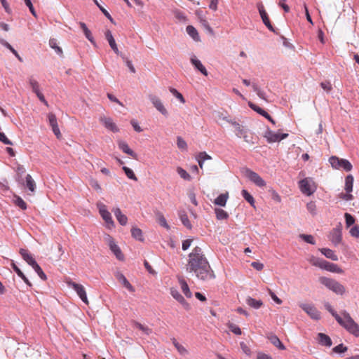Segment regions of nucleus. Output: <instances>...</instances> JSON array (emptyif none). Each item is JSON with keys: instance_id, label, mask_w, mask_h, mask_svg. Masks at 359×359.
Wrapping results in <instances>:
<instances>
[{"instance_id": "nucleus-1", "label": "nucleus", "mask_w": 359, "mask_h": 359, "mask_svg": "<svg viewBox=\"0 0 359 359\" xmlns=\"http://www.w3.org/2000/svg\"><path fill=\"white\" fill-rule=\"evenodd\" d=\"M187 271L193 273L197 278L208 280L215 278V273L205 256L202 249L196 246L189 255L186 266Z\"/></svg>"}, {"instance_id": "nucleus-2", "label": "nucleus", "mask_w": 359, "mask_h": 359, "mask_svg": "<svg viewBox=\"0 0 359 359\" xmlns=\"http://www.w3.org/2000/svg\"><path fill=\"white\" fill-rule=\"evenodd\" d=\"M337 322L350 334L356 337H359V325L347 311H341V315L337 319Z\"/></svg>"}, {"instance_id": "nucleus-3", "label": "nucleus", "mask_w": 359, "mask_h": 359, "mask_svg": "<svg viewBox=\"0 0 359 359\" xmlns=\"http://www.w3.org/2000/svg\"><path fill=\"white\" fill-rule=\"evenodd\" d=\"M319 282L337 294L343 295L345 293L344 286L334 279L323 276L319 278Z\"/></svg>"}, {"instance_id": "nucleus-4", "label": "nucleus", "mask_w": 359, "mask_h": 359, "mask_svg": "<svg viewBox=\"0 0 359 359\" xmlns=\"http://www.w3.org/2000/svg\"><path fill=\"white\" fill-rule=\"evenodd\" d=\"M329 162L333 168L337 170L343 169L345 171L348 172L351 171L353 168L351 163L348 160L339 158L334 156H331L329 158Z\"/></svg>"}, {"instance_id": "nucleus-5", "label": "nucleus", "mask_w": 359, "mask_h": 359, "mask_svg": "<svg viewBox=\"0 0 359 359\" xmlns=\"http://www.w3.org/2000/svg\"><path fill=\"white\" fill-rule=\"evenodd\" d=\"M299 187L302 194L306 196L312 195L316 190L315 182L312 178L306 177L299 181Z\"/></svg>"}, {"instance_id": "nucleus-6", "label": "nucleus", "mask_w": 359, "mask_h": 359, "mask_svg": "<svg viewBox=\"0 0 359 359\" xmlns=\"http://www.w3.org/2000/svg\"><path fill=\"white\" fill-rule=\"evenodd\" d=\"M97 208L103 220L106 222L107 227L111 229L114 226V222L112 219L111 213L107 210V206L102 202L97 203Z\"/></svg>"}, {"instance_id": "nucleus-7", "label": "nucleus", "mask_w": 359, "mask_h": 359, "mask_svg": "<svg viewBox=\"0 0 359 359\" xmlns=\"http://www.w3.org/2000/svg\"><path fill=\"white\" fill-rule=\"evenodd\" d=\"M245 176L249 179L252 182L256 184L259 187H264L266 186L265 181L255 172L253 170L245 168L244 171Z\"/></svg>"}, {"instance_id": "nucleus-8", "label": "nucleus", "mask_w": 359, "mask_h": 359, "mask_svg": "<svg viewBox=\"0 0 359 359\" xmlns=\"http://www.w3.org/2000/svg\"><path fill=\"white\" fill-rule=\"evenodd\" d=\"M264 137L266 139L269 143H273L276 142H280L282 140H284L288 137L287 133H282L280 134L278 133H275L267 128L266 130Z\"/></svg>"}, {"instance_id": "nucleus-9", "label": "nucleus", "mask_w": 359, "mask_h": 359, "mask_svg": "<svg viewBox=\"0 0 359 359\" xmlns=\"http://www.w3.org/2000/svg\"><path fill=\"white\" fill-rule=\"evenodd\" d=\"M299 307L304 311L312 319L318 320L320 318V313L311 304H300Z\"/></svg>"}, {"instance_id": "nucleus-10", "label": "nucleus", "mask_w": 359, "mask_h": 359, "mask_svg": "<svg viewBox=\"0 0 359 359\" xmlns=\"http://www.w3.org/2000/svg\"><path fill=\"white\" fill-rule=\"evenodd\" d=\"M342 225L339 223L335 228H334L330 233V240L334 245H339L342 240Z\"/></svg>"}, {"instance_id": "nucleus-11", "label": "nucleus", "mask_w": 359, "mask_h": 359, "mask_svg": "<svg viewBox=\"0 0 359 359\" xmlns=\"http://www.w3.org/2000/svg\"><path fill=\"white\" fill-rule=\"evenodd\" d=\"M257 8L259 10V15L261 16V18L262 20L263 23L265 25V26L272 32L276 33V31L275 28L271 25L269 18L268 16V14L266 13L264 6L262 3H259L257 4Z\"/></svg>"}, {"instance_id": "nucleus-12", "label": "nucleus", "mask_w": 359, "mask_h": 359, "mask_svg": "<svg viewBox=\"0 0 359 359\" xmlns=\"http://www.w3.org/2000/svg\"><path fill=\"white\" fill-rule=\"evenodd\" d=\"M68 285L76 291L79 297L85 304H88L86 292L84 287L82 285L74 282H69L68 283Z\"/></svg>"}, {"instance_id": "nucleus-13", "label": "nucleus", "mask_w": 359, "mask_h": 359, "mask_svg": "<svg viewBox=\"0 0 359 359\" xmlns=\"http://www.w3.org/2000/svg\"><path fill=\"white\" fill-rule=\"evenodd\" d=\"M107 240L109 243V246L111 251L114 254L118 260H123L124 256H123L120 248L114 242L113 238L111 236H110L109 235H108Z\"/></svg>"}, {"instance_id": "nucleus-14", "label": "nucleus", "mask_w": 359, "mask_h": 359, "mask_svg": "<svg viewBox=\"0 0 359 359\" xmlns=\"http://www.w3.org/2000/svg\"><path fill=\"white\" fill-rule=\"evenodd\" d=\"M149 99L153 104L154 107L161 112L163 116H168V113L164 105L163 104L161 100L154 95H149Z\"/></svg>"}, {"instance_id": "nucleus-15", "label": "nucleus", "mask_w": 359, "mask_h": 359, "mask_svg": "<svg viewBox=\"0 0 359 359\" xmlns=\"http://www.w3.org/2000/svg\"><path fill=\"white\" fill-rule=\"evenodd\" d=\"M48 119L49 125L52 128L53 133L55 135L57 138H60L61 137V133L57 125V118L55 115L53 113H49L48 114Z\"/></svg>"}, {"instance_id": "nucleus-16", "label": "nucleus", "mask_w": 359, "mask_h": 359, "mask_svg": "<svg viewBox=\"0 0 359 359\" xmlns=\"http://www.w3.org/2000/svg\"><path fill=\"white\" fill-rule=\"evenodd\" d=\"M320 268L332 273H341L343 272L342 269L337 264L329 262L325 259H323Z\"/></svg>"}, {"instance_id": "nucleus-17", "label": "nucleus", "mask_w": 359, "mask_h": 359, "mask_svg": "<svg viewBox=\"0 0 359 359\" xmlns=\"http://www.w3.org/2000/svg\"><path fill=\"white\" fill-rule=\"evenodd\" d=\"M100 121L104 125V126L107 129H108L114 133L118 132L119 130H118V127L116 126V125L115 124V123H114L111 118L101 116L100 118Z\"/></svg>"}, {"instance_id": "nucleus-18", "label": "nucleus", "mask_w": 359, "mask_h": 359, "mask_svg": "<svg viewBox=\"0 0 359 359\" xmlns=\"http://www.w3.org/2000/svg\"><path fill=\"white\" fill-rule=\"evenodd\" d=\"M105 39L109 43V46L112 49V50L118 55H120L121 53L118 49L116 43L115 39L112 35L111 32L109 29H107L104 32Z\"/></svg>"}, {"instance_id": "nucleus-19", "label": "nucleus", "mask_w": 359, "mask_h": 359, "mask_svg": "<svg viewBox=\"0 0 359 359\" xmlns=\"http://www.w3.org/2000/svg\"><path fill=\"white\" fill-rule=\"evenodd\" d=\"M19 252L22 259L32 267L37 263L32 255L27 250L20 248Z\"/></svg>"}, {"instance_id": "nucleus-20", "label": "nucleus", "mask_w": 359, "mask_h": 359, "mask_svg": "<svg viewBox=\"0 0 359 359\" xmlns=\"http://www.w3.org/2000/svg\"><path fill=\"white\" fill-rule=\"evenodd\" d=\"M191 63L194 66V67L198 70L204 76L208 75V71L206 68L203 65L201 62L196 58V56H193L191 57Z\"/></svg>"}, {"instance_id": "nucleus-21", "label": "nucleus", "mask_w": 359, "mask_h": 359, "mask_svg": "<svg viewBox=\"0 0 359 359\" xmlns=\"http://www.w3.org/2000/svg\"><path fill=\"white\" fill-rule=\"evenodd\" d=\"M170 294L175 299L182 304L186 309H189V304L186 302L183 296L179 292L178 290L174 288H171Z\"/></svg>"}, {"instance_id": "nucleus-22", "label": "nucleus", "mask_w": 359, "mask_h": 359, "mask_svg": "<svg viewBox=\"0 0 359 359\" xmlns=\"http://www.w3.org/2000/svg\"><path fill=\"white\" fill-rule=\"evenodd\" d=\"M112 211L119 224L122 226L126 225L128 222V217L121 212V209L119 208H114Z\"/></svg>"}, {"instance_id": "nucleus-23", "label": "nucleus", "mask_w": 359, "mask_h": 359, "mask_svg": "<svg viewBox=\"0 0 359 359\" xmlns=\"http://www.w3.org/2000/svg\"><path fill=\"white\" fill-rule=\"evenodd\" d=\"M116 278L130 292L135 291L133 286L129 283V281L127 280V278L125 277V276L123 273H121L120 272H117L116 274Z\"/></svg>"}, {"instance_id": "nucleus-24", "label": "nucleus", "mask_w": 359, "mask_h": 359, "mask_svg": "<svg viewBox=\"0 0 359 359\" xmlns=\"http://www.w3.org/2000/svg\"><path fill=\"white\" fill-rule=\"evenodd\" d=\"M178 282L180 285L181 290H182V292L184 294V295L187 298H191L192 296V293L190 291L189 287L187 283L186 282V280H184V278L183 277L179 276Z\"/></svg>"}, {"instance_id": "nucleus-25", "label": "nucleus", "mask_w": 359, "mask_h": 359, "mask_svg": "<svg viewBox=\"0 0 359 359\" xmlns=\"http://www.w3.org/2000/svg\"><path fill=\"white\" fill-rule=\"evenodd\" d=\"M118 148L123 151V152L130 155L133 158L137 159V155L128 146V144L124 141H120L118 142Z\"/></svg>"}, {"instance_id": "nucleus-26", "label": "nucleus", "mask_w": 359, "mask_h": 359, "mask_svg": "<svg viewBox=\"0 0 359 359\" xmlns=\"http://www.w3.org/2000/svg\"><path fill=\"white\" fill-rule=\"evenodd\" d=\"M267 338L270 341V342L273 346L277 347L278 349L285 350L286 348H285V345L281 342L280 339L276 334H270L268 335Z\"/></svg>"}, {"instance_id": "nucleus-27", "label": "nucleus", "mask_w": 359, "mask_h": 359, "mask_svg": "<svg viewBox=\"0 0 359 359\" xmlns=\"http://www.w3.org/2000/svg\"><path fill=\"white\" fill-rule=\"evenodd\" d=\"M79 26L81 28V29L83 30V33H84V35L86 37V39L93 45V46H95L96 45V43L95 41V39L92 35V33L90 32V30L87 27L86 25L83 22H79Z\"/></svg>"}, {"instance_id": "nucleus-28", "label": "nucleus", "mask_w": 359, "mask_h": 359, "mask_svg": "<svg viewBox=\"0 0 359 359\" xmlns=\"http://www.w3.org/2000/svg\"><path fill=\"white\" fill-rule=\"evenodd\" d=\"M318 341L320 345L327 347L331 346L332 344L330 337L324 333L318 334Z\"/></svg>"}, {"instance_id": "nucleus-29", "label": "nucleus", "mask_w": 359, "mask_h": 359, "mask_svg": "<svg viewBox=\"0 0 359 359\" xmlns=\"http://www.w3.org/2000/svg\"><path fill=\"white\" fill-rule=\"evenodd\" d=\"M11 267L15 271V273L18 274V276H20L23 281L29 286L32 287V283L28 280V278L25 276V275L22 273V271L18 268V266L15 264V263L12 261L11 262Z\"/></svg>"}, {"instance_id": "nucleus-30", "label": "nucleus", "mask_w": 359, "mask_h": 359, "mask_svg": "<svg viewBox=\"0 0 359 359\" xmlns=\"http://www.w3.org/2000/svg\"><path fill=\"white\" fill-rule=\"evenodd\" d=\"M245 302L249 306L255 309H258L263 305V302L262 300L255 299L251 297H248Z\"/></svg>"}, {"instance_id": "nucleus-31", "label": "nucleus", "mask_w": 359, "mask_h": 359, "mask_svg": "<svg viewBox=\"0 0 359 359\" xmlns=\"http://www.w3.org/2000/svg\"><path fill=\"white\" fill-rule=\"evenodd\" d=\"M187 34L194 40L195 41H200V36L196 29L192 25H188L186 28Z\"/></svg>"}, {"instance_id": "nucleus-32", "label": "nucleus", "mask_w": 359, "mask_h": 359, "mask_svg": "<svg viewBox=\"0 0 359 359\" xmlns=\"http://www.w3.org/2000/svg\"><path fill=\"white\" fill-rule=\"evenodd\" d=\"M228 198H229L228 193L221 194L215 199L214 203L217 205L224 207L226 205Z\"/></svg>"}, {"instance_id": "nucleus-33", "label": "nucleus", "mask_w": 359, "mask_h": 359, "mask_svg": "<svg viewBox=\"0 0 359 359\" xmlns=\"http://www.w3.org/2000/svg\"><path fill=\"white\" fill-rule=\"evenodd\" d=\"M178 215H179V217H180L182 223L183 224V225L184 226H186L187 229H191L192 227V225H191L185 211H184V210L180 211Z\"/></svg>"}, {"instance_id": "nucleus-34", "label": "nucleus", "mask_w": 359, "mask_h": 359, "mask_svg": "<svg viewBox=\"0 0 359 359\" xmlns=\"http://www.w3.org/2000/svg\"><path fill=\"white\" fill-rule=\"evenodd\" d=\"M321 253L325 255L327 258H329L333 261L338 260V256L334 253V252L329 248H321Z\"/></svg>"}, {"instance_id": "nucleus-35", "label": "nucleus", "mask_w": 359, "mask_h": 359, "mask_svg": "<svg viewBox=\"0 0 359 359\" xmlns=\"http://www.w3.org/2000/svg\"><path fill=\"white\" fill-rule=\"evenodd\" d=\"M26 179V187L33 194L35 191L36 189V183L32 176L29 174H27L25 177Z\"/></svg>"}, {"instance_id": "nucleus-36", "label": "nucleus", "mask_w": 359, "mask_h": 359, "mask_svg": "<svg viewBox=\"0 0 359 359\" xmlns=\"http://www.w3.org/2000/svg\"><path fill=\"white\" fill-rule=\"evenodd\" d=\"M353 177L348 175L345 178V190L346 193H351L353 191Z\"/></svg>"}, {"instance_id": "nucleus-37", "label": "nucleus", "mask_w": 359, "mask_h": 359, "mask_svg": "<svg viewBox=\"0 0 359 359\" xmlns=\"http://www.w3.org/2000/svg\"><path fill=\"white\" fill-rule=\"evenodd\" d=\"M49 46L51 48L54 49L55 53L60 56H62L63 52L62 48L57 46V40L55 39H50L49 40Z\"/></svg>"}, {"instance_id": "nucleus-38", "label": "nucleus", "mask_w": 359, "mask_h": 359, "mask_svg": "<svg viewBox=\"0 0 359 359\" xmlns=\"http://www.w3.org/2000/svg\"><path fill=\"white\" fill-rule=\"evenodd\" d=\"M131 234H132V236L137 241H142L144 240L142 231L139 228H137V227L132 228Z\"/></svg>"}, {"instance_id": "nucleus-39", "label": "nucleus", "mask_w": 359, "mask_h": 359, "mask_svg": "<svg viewBox=\"0 0 359 359\" xmlns=\"http://www.w3.org/2000/svg\"><path fill=\"white\" fill-rule=\"evenodd\" d=\"M29 83L30 87L32 88V91L35 94L41 92L40 88H39V83L33 77H30L29 79Z\"/></svg>"}, {"instance_id": "nucleus-40", "label": "nucleus", "mask_w": 359, "mask_h": 359, "mask_svg": "<svg viewBox=\"0 0 359 359\" xmlns=\"http://www.w3.org/2000/svg\"><path fill=\"white\" fill-rule=\"evenodd\" d=\"M230 123L232 124V126L234 127V128L236 130V135L238 137H241L242 135L245 133V129L243 126H241L236 121H231Z\"/></svg>"}, {"instance_id": "nucleus-41", "label": "nucleus", "mask_w": 359, "mask_h": 359, "mask_svg": "<svg viewBox=\"0 0 359 359\" xmlns=\"http://www.w3.org/2000/svg\"><path fill=\"white\" fill-rule=\"evenodd\" d=\"M215 212L216 217L219 220L226 219L229 217V214L221 208H215Z\"/></svg>"}, {"instance_id": "nucleus-42", "label": "nucleus", "mask_w": 359, "mask_h": 359, "mask_svg": "<svg viewBox=\"0 0 359 359\" xmlns=\"http://www.w3.org/2000/svg\"><path fill=\"white\" fill-rule=\"evenodd\" d=\"M241 194L245 201H247L252 206L255 207V199L247 190L243 189Z\"/></svg>"}, {"instance_id": "nucleus-43", "label": "nucleus", "mask_w": 359, "mask_h": 359, "mask_svg": "<svg viewBox=\"0 0 359 359\" xmlns=\"http://www.w3.org/2000/svg\"><path fill=\"white\" fill-rule=\"evenodd\" d=\"M0 42L5 47H6L8 49H9L14 54V55L18 59L19 61H20V62L22 61V57L19 55L18 52L12 47V46L10 43H8L7 41H4L3 39L0 40Z\"/></svg>"}, {"instance_id": "nucleus-44", "label": "nucleus", "mask_w": 359, "mask_h": 359, "mask_svg": "<svg viewBox=\"0 0 359 359\" xmlns=\"http://www.w3.org/2000/svg\"><path fill=\"white\" fill-rule=\"evenodd\" d=\"M252 87L253 90L257 93L259 97H260L262 100H266V93L259 88L257 83H252Z\"/></svg>"}, {"instance_id": "nucleus-45", "label": "nucleus", "mask_w": 359, "mask_h": 359, "mask_svg": "<svg viewBox=\"0 0 359 359\" xmlns=\"http://www.w3.org/2000/svg\"><path fill=\"white\" fill-rule=\"evenodd\" d=\"M177 172L184 180L191 181V177L190 175L182 168L178 167L177 168Z\"/></svg>"}, {"instance_id": "nucleus-46", "label": "nucleus", "mask_w": 359, "mask_h": 359, "mask_svg": "<svg viewBox=\"0 0 359 359\" xmlns=\"http://www.w3.org/2000/svg\"><path fill=\"white\" fill-rule=\"evenodd\" d=\"M14 203L22 210L27 209V204L23 199L18 196H14Z\"/></svg>"}, {"instance_id": "nucleus-47", "label": "nucleus", "mask_w": 359, "mask_h": 359, "mask_svg": "<svg viewBox=\"0 0 359 359\" xmlns=\"http://www.w3.org/2000/svg\"><path fill=\"white\" fill-rule=\"evenodd\" d=\"M172 344L181 355H186L187 353V350L179 344L175 338L172 339Z\"/></svg>"}, {"instance_id": "nucleus-48", "label": "nucleus", "mask_w": 359, "mask_h": 359, "mask_svg": "<svg viewBox=\"0 0 359 359\" xmlns=\"http://www.w3.org/2000/svg\"><path fill=\"white\" fill-rule=\"evenodd\" d=\"M32 268L43 280H46L47 279L46 275L44 273L41 266L37 263L34 265Z\"/></svg>"}, {"instance_id": "nucleus-49", "label": "nucleus", "mask_w": 359, "mask_h": 359, "mask_svg": "<svg viewBox=\"0 0 359 359\" xmlns=\"http://www.w3.org/2000/svg\"><path fill=\"white\" fill-rule=\"evenodd\" d=\"M122 169L123 170L125 174L129 179L133 180L135 181L137 180V178L136 177L134 172L130 168L126 166H123Z\"/></svg>"}, {"instance_id": "nucleus-50", "label": "nucleus", "mask_w": 359, "mask_h": 359, "mask_svg": "<svg viewBox=\"0 0 359 359\" xmlns=\"http://www.w3.org/2000/svg\"><path fill=\"white\" fill-rule=\"evenodd\" d=\"M135 327L142 330L145 334L149 335L151 333V330L147 326L142 325L138 322H135Z\"/></svg>"}, {"instance_id": "nucleus-51", "label": "nucleus", "mask_w": 359, "mask_h": 359, "mask_svg": "<svg viewBox=\"0 0 359 359\" xmlns=\"http://www.w3.org/2000/svg\"><path fill=\"white\" fill-rule=\"evenodd\" d=\"M169 90L172 94L173 96H175L177 99H178L180 101V102L183 104L185 102V100L183 95L180 92H178L175 88H170Z\"/></svg>"}, {"instance_id": "nucleus-52", "label": "nucleus", "mask_w": 359, "mask_h": 359, "mask_svg": "<svg viewBox=\"0 0 359 359\" xmlns=\"http://www.w3.org/2000/svg\"><path fill=\"white\" fill-rule=\"evenodd\" d=\"M299 238H302L305 242L310 243L311 245H315L316 241L313 236L307 235V234H300Z\"/></svg>"}, {"instance_id": "nucleus-53", "label": "nucleus", "mask_w": 359, "mask_h": 359, "mask_svg": "<svg viewBox=\"0 0 359 359\" xmlns=\"http://www.w3.org/2000/svg\"><path fill=\"white\" fill-rule=\"evenodd\" d=\"M324 306L326 310H327L331 314L332 316L335 318V320H337V318L340 316L339 315L332 307V306L330 305V304L329 302H325L324 303Z\"/></svg>"}, {"instance_id": "nucleus-54", "label": "nucleus", "mask_w": 359, "mask_h": 359, "mask_svg": "<svg viewBox=\"0 0 359 359\" xmlns=\"http://www.w3.org/2000/svg\"><path fill=\"white\" fill-rule=\"evenodd\" d=\"M346 227H350L355 223V218L349 213H345L344 215Z\"/></svg>"}, {"instance_id": "nucleus-55", "label": "nucleus", "mask_w": 359, "mask_h": 359, "mask_svg": "<svg viewBox=\"0 0 359 359\" xmlns=\"http://www.w3.org/2000/svg\"><path fill=\"white\" fill-rule=\"evenodd\" d=\"M177 145L181 150H186L187 149V142L180 136L177 137Z\"/></svg>"}, {"instance_id": "nucleus-56", "label": "nucleus", "mask_w": 359, "mask_h": 359, "mask_svg": "<svg viewBox=\"0 0 359 359\" xmlns=\"http://www.w3.org/2000/svg\"><path fill=\"white\" fill-rule=\"evenodd\" d=\"M228 327H229V330L231 332H232L233 333H234L235 334H236V335L241 334L242 332H241V328L236 324L230 323Z\"/></svg>"}, {"instance_id": "nucleus-57", "label": "nucleus", "mask_w": 359, "mask_h": 359, "mask_svg": "<svg viewBox=\"0 0 359 359\" xmlns=\"http://www.w3.org/2000/svg\"><path fill=\"white\" fill-rule=\"evenodd\" d=\"M307 210L313 215H316V203L313 201H311L306 205Z\"/></svg>"}, {"instance_id": "nucleus-58", "label": "nucleus", "mask_w": 359, "mask_h": 359, "mask_svg": "<svg viewBox=\"0 0 359 359\" xmlns=\"http://www.w3.org/2000/svg\"><path fill=\"white\" fill-rule=\"evenodd\" d=\"M120 56L126 62V64L127 67H128V69H130V71L132 73H135V69L132 62L130 60H129L125 55H123L122 54H121Z\"/></svg>"}, {"instance_id": "nucleus-59", "label": "nucleus", "mask_w": 359, "mask_h": 359, "mask_svg": "<svg viewBox=\"0 0 359 359\" xmlns=\"http://www.w3.org/2000/svg\"><path fill=\"white\" fill-rule=\"evenodd\" d=\"M333 351L337 353H344L347 351V347L344 346L343 344H340L333 348Z\"/></svg>"}, {"instance_id": "nucleus-60", "label": "nucleus", "mask_w": 359, "mask_h": 359, "mask_svg": "<svg viewBox=\"0 0 359 359\" xmlns=\"http://www.w3.org/2000/svg\"><path fill=\"white\" fill-rule=\"evenodd\" d=\"M196 158L201 159L205 162V161L206 160H211L212 157L210 155H208L205 151H201L196 155Z\"/></svg>"}, {"instance_id": "nucleus-61", "label": "nucleus", "mask_w": 359, "mask_h": 359, "mask_svg": "<svg viewBox=\"0 0 359 359\" xmlns=\"http://www.w3.org/2000/svg\"><path fill=\"white\" fill-rule=\"evenodd\" d=\"M25 5L29 8V10L30 13L32 14L33 16L37 17L36 13L34 10V8L33 6V4L31 1V0H23Z\"/></svg>"}, {"instance_id": "nucleus-62", "label": "nucleus", "mask_w": 359, "mask_h": 359, "mask_svg": "<svg viewBox=\"0 0 359 359\" xmlns=\"http://www.w3.org/2000/svg\"><path fill=\"white\" fill-rule=\"evenodd\" d=\"M249 107L259 114L264 113V110L252 102L248 103Z\"/></svg>"}, {"instance_id": "nucleus-63", "label": "nucleus", "mask_w": 359, "mask_h": 359, "mask_svg": "<svg viewBox=\"0 0 359 359\" xmlns=\"http://www.w3.org/2000/svg\"><path fill=\"white\" fill-rule=\"evenodd\" d=\"M309 262H310V263L312 265L318 266V267L320 268V266L321 265V263L323 262V259H320V258H318V257H312L310 259Z\"/></svg>"}, {"instance_id": "nucleus-64", "label": "nucleus", "mask_w": 359, "mask_h": 359, "mask_svg": "<svg viewBox=\"0 0 359 359\" xmlns=\"http://www.w3.org/2000/svg\"><path fill=\"white\" fill-rule=\"evenodd\" d=\"M351 236L355 238L359 237V226L358 225L353 226L349 231Z\"/></svg>"}]
</instances>
